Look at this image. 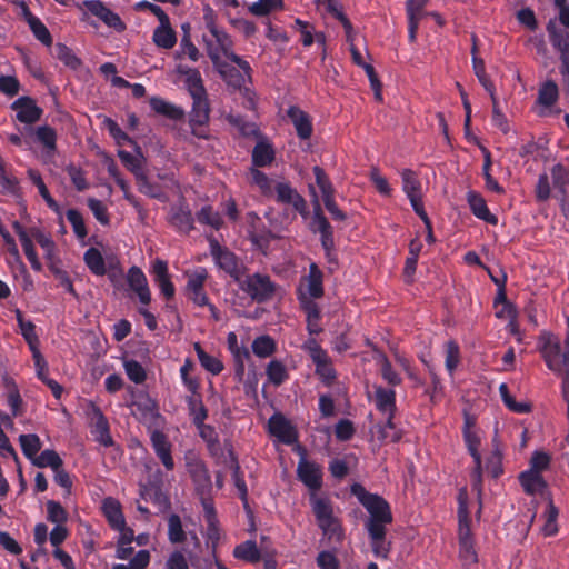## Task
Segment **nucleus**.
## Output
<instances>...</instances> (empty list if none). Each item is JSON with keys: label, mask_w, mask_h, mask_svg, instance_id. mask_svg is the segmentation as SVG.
Wrapping results in <instances>:
<instances>
[{"label": "nucleus", "mask_w": 569, "mask_h": 569, "mask_svg": "<svg viewBox=\"0 0 569 569\" xmlns=\"http://www.w3.org/2000/svg\"><path fill=\"white\" fill-rule=\"evenodd\" d=\"M351 492L369 513L365 521V529L370 539L372 553L377 558L388 559L391 551V542L387 541V526L392 523L393 516L390 503L378 493L367 491L361 485L351 487Z\"/></svg>", "instance_id": "obj_1"}, {"label": "nucleus", "mask_w": 569, "mask_h": 569, "mask_svg": "<svg viewBox=\"0 0 569 569\" xmlns=\"http://www.w3.org/2000/svg\"><path fill=\"white\" fill-rule=\"evenodd\" d=\"M296 472L298 480L301 481L311 492L310 503L312 512L323 535H327L329 538L340 536L341 525L333 516L331 501L316 496L323 485L322 466L316 461L307 459L306 451L302 449Z\"/></svg>", "instance_id": "obj_2"}, {"label": "nucleus", "mask_w": 569, "mask_h": 569, "mask_svg": "<svg viewBox=\"0 0 569 569\" xmlns=\"http://www.w3.org/2000/svg\"><path fill=\"white\" fill-rule=\"evenodd\" d=\"M108 279L113 287L114 291L124 290V280L128 289L134 293L141 305H150L151 290L149 288L148 279L142 269L138 266H131L127 273H123L119 264H111L107 270Z\"/></svg>", "instance_id": "obj_3"}, {"label": "nucleus", "mask_w": 569, "mask_h": 569, "mask_svg": "<svg viewBox=\"0 0 569 569\" xmlns=\"http://www.w3.org/2000/svg\"><path fill=\"white\" fill-rule=\"evenodd\" d=\"M237 283L240 290L257 303H266L272 300L279 288L270 276L260 272L242 276Z\"/></svg>", "instance_id": "obj_4"}, {"label": "nucleus", "mask_w": 569, "mask_h": 569, "mask_svg": "<svg viewBox=\"0 0 569 569\" xmlns=\"http://www.w3.org/2000/svg\"><path fill=\"white\" fill-rule=\"evenodd\" d=\"M212 38H214L217 44L213 46L210 40L203 36V41L207 44V52L213 64H218L220 61V52H222L227 59L240 67L247 74L251 71V67L247 60L234 53L232 49V40L230 36L218 27L209 31Z\"/></svg>", "instance_id": "obj_5"}, {"label": "nucleus", "mask_w": 569, "mask_h": 569, "mask_svg": "<svg viewBox=\"0 0 569 569\" xmlns=\"http://www.w3.org/2000/svg\"><path fill=\"white\" fill-rule=\"evenodd\" d=\"M302 348L308 352L312 362L315 363V372L321 382L327 387L332 386L337 379V371L328 352L318 343L315 338L308 339L303 343Z\"/></svg>", "instance_id": "obj_6"}, {"label": "nucleus", "mask_w": 569, "mask_h": 569, "mask_svg": "<svg viewBox=\"0 0 569 569\" xmlns=\"http://www.w3.org/2000/svg\"><path fill=\"white\" fill-rule=\"evenodd\" d=\"M187 471L194 485L198 496H210L212 481L204 461L196 451H187L184 455Z\"/></svg>", "instance_id": "obj_7"}, {"label": "nucleus", "mask_w": 569, "mask_h": 569, "mask_svg": "<svg viewBox=\"0 0 569 569\" xmlns=\"http://www.w3.org/2000/svg\"><path fill=\"white\" fill-rule=\"evenodd\" d=\"M210 253L216 264L236 282L244 276L246 266L239 257L227 247L220 246L214 239L210 241Z\"/></svg>", "instance_id": "obj_8"}, {"label": "nucleus", "mask_w": 569, "mask_h": 569, "mask_svg": "<svg viewBox=\"0 0 569 569\" xmlns=\"http://www.w3.org/2000/svg\"><path fill=\"white\" fill-rule=\"evenodd\" d=\"M274 191L277 202L291 204L305 219L309 216L307 201L289 182H278L274 187Z\"/></svg>", "instance_id": "obj_9"}, {"label": "nucleus", "mask_w": 569, "mask_h": 569, "mask_svg": "<svg viewBox=\"0 0 569 569\" xmlns=\"http://www.w3.org/2000/svg\"><path fill=\"white\" fill-rule=\"evenodd\" d=\"M540 352L547 367L551 371L560 372L565 368L569 369V366L563 362V352H561L560 342L552 335H548L543 338Z\"/></svg>", "instance_id": "obj_10"}, {"label": "nucleus", "mask_w": 569, "mask_h": 569, "mask_svg": "<svg viewBox=\"0 0 569 569\" xmlns=\"http://www.w3.org/2000/svg\"><path fill=\"white\" fill-rule=\"evenodd\" d=\"M82 4L91 14L99 18L109 28H112L118 32L126 30V24L121 20L120 16L109 9L102 1L84 0Z\"/></svg>", "instance_id": "obj_11"}, {"label": "nucleus", "mask_w": 569, "mask_h": 569, "mask_svg": "<svg viewBox=\"0 0 569 569\" xmlns=\"http://www.w3.org/2000/svg\"><path fill=\"white\" fill-rule=\"evenodd\" d=\"M150 442L164 469L172 471L176 465L172 457V443L169 441L168 436L163 431L154 429L151 431Z\"/></svg>", "instance_id": "obj_12"}, {"label": "nucleus", "mask_w": 569, "mask_h": 569, "mask_svg": "<svg viewBox=\"0 0 569 569\" xmlns=\"http://www.w3.org/2000/svg\"><path fill=\"white\" fill-rule=\"evenodd\" d=\"M151 274L154 283L160 289L161 295L167 301H170L176 295V287L171 281L168 263L162 259H156L152 262Z\"/></svg>", "instance_id": "obj_13"}, {"label": "nucleus", "mask_w": 569, "mask_h": 569, "mask_svg": "<svg viewBox=\"0 0 569 569\" xmlns=\"http://www.w3.org/2000/svg\"><path fill=\"white\" fill-rule=\"evenodd\" d=\"M11 109L17 111V120L21 123L32 124L40 120L43 110L37 106L36 101L23 96L12 102Z\"/></svg>", "instance_id": "obj_14"}, {"label": "nucleus", "mask_w": 569, "mask_h": 569, "mask_svg": "<svg viewBox=\"0 0 569 569\" xmlns=\"http://www.w3.org/2000/svg\"><path fill=\"white\" fill-rule=\"evenodd\" d=\"M269 431L281 442L291 445L297 440V432L291 422L281 413H274L268 421Z\"/></svg>", "instance_id": "obj_15"}, {"label": "nucleus", "mask_w": 569, "mask_h": 569, "mask_svg": "<svg viewBox=\"0 0 569 569\" xmlns=\"http://www.w3.org/2000/svg\"><path fill=\"white\" fill-rule=\"evenodd\" d=\"M310 230L312 232L320 233V242L321 244H327L330 242L333 237V228L326 218L322 208L319 203L317 196H315L313 200V214L310 223Z\"/></svg>", "instance_id": "obj_16"}, {"label": "nucleus", "mask_w": 569, "mask_h": 569, "mask_svg": "<svg viewBox=\"0 0 569 569\" xmlns=\"http://www.w3.org/2000/svg\"><path fill=\"white\" fill-rule=\"evenodd\" d=\"M216 66L223 81L236 90H241L247 81H251L252 70L247 74L240 67L237 68L226 62L219 61Z\"/></svg>", "instance_id": "obj_17"}, {"label": "nucleus", "mask_w": 569, "mask_h": 569, "mask_svg": "<svg viewBox=\"0 0 569 569\" xmlns=\"http://www.w3.org/2000/svg\"><path fill=\"white\" fill-rule=\"evenodd\" d=\"M176 72L179 76L184 77V87L190 97L207 93L201 73L197 68H191L180 63L176 67Z\"/></svg>", "instance_id": "obj_18"}, {"label": "nucleus", "mask_w": 569, "mask_h": 569, "mask_svg": "<svg viewBox=\"0 0 569 569\" xmlns=\"http://www.w3.org/2000/svg\"><path fill=\"white\" fill-rule=\"evenodd\" d=\"M287 116L292 122L297 136L301 140H308L312 136L313 127L310 116L297 106H290Z\"/></svg>", "instance_id": "obj_19"}, {"label": "nucleus", "mask_w": 569, "mask_h": 569, "mask_svg": "<svg viewBox=\"0 0 569 569\" xmlns=\"http://www.w3.org/2000/svg\"><path fill=\"white\" fill-rule=\"evenodd\" d=\"M467 202L475 217L491 226L498 223V218L490 212L485 198L479 192L475 190L468 191Z\"/></svg>", "instance_id": "obj_20"}, {"label": "nucleus", "mask_w": 569, "mask_h": 569, "mask_svg": "<svg viewBox=\"0 0 569 569\" xmlns=\"http://www.w3.org/2000/svg\"><path fill=\"white\" fill-rule=\"evenodd\" d=\"M247 232L251 243L263 253L269 249L271 241L276 239V236L263 221L251 226V228L247 229Z\"/></svg>", "instance_id": "obj_21"}, {"label": "nucleus", "mask_w": 569, "mask_h": 569, "mask_svg": "<svg viewBox=\"0 0 569 569\" xmlns=\"http://www.w3.org/2000/svg\"><path fill=\"white\" fill-rule=\"evenodd\" d=\"M276 158V152L272 144L266 137L259 139L252 149L251 160L256 168H263L270 166Z\"/></svg>", "instance_id": "obj_22"}, {"label": "nucleus", "mask_w": 569, "mask_h": 569, "mask_svg": "<svg viewBox=\"0 0 569 569\" xmlns=\"http://www.w3.org/2000/svg\"><path fill=\"white\" fill-rule=\"evenodd\" d=\"M192 109L190 111L189 121L191 126H203L209 121V101L208 93L193 96Z\"/></svg>", "instance_id": "obj_23"}, {"label": "nucleus", "mask_w": 569, "mask_h": 569, "mask_svg": "<svg viewBox=\"0 0 569 569\" xmlns=\"http://www.w3.org/2000/svg\"><path fill=\"white\" fill-rule=\"evenodd\" d=\"M519 482L523 491L529 496L542 493L547 489L546 480L540 473L536 471H522L519 475Z\"/></svg>", "instance_id": "obj_24"}, {"label": "nucleus", "mask_w": 569, "mask_h": 569, "mask_svg": "<svg viewBox=\"0 0 569 569\" xmlns=\"http://www.w3.org/2000/svg\"><path fill=\"white\" fill-rule=\"evenodd\" d=\"M193 221L192 212L187 204H180L172 209L170 222L178 231L188 234L194 228Z\"/></svg>", "instance_id": "obj_25"}, {"label": "nucleus", "mask_w": 569, "mask_h": 569, "mask_svg": "<svg viewBox=\"0 0 569 569\" xmlns=\"http://www.w3.org/2000/svg\"><path fill=\"white\" fill-rule=\"evenodd\" d=\"M94 418L96 420L92 429L94 440L104 447L113 446L114 441L110 435L109 422L99 408L94 409Z\"/></svg>", "instance_id": "obj_26"}, {"label": "nucleus", "mask_w": 569, "mask_h": 569, "mask_svg": "<svg viewBox=\"0 0 569 569\" xmlns=\"http://www.w3.org/2000/svg\"><path fill=\"white\" fill-rule=\"evenodd\" d=\"M102 511L112 529H119L126 525L121 505L116 499L106 498L102 503Z\"/></svg>", "instance_id": "obj_27"}, {"label": "nucleus", "mask_w": 569, "mask_h": 569, "mask_svg": "<svg viewBox=\"0 0 569 569\" xmlns=\"http://www.w3.org/2000/svg\"><path fill=\"white\" fill-rule=\"evenodd\" d=\"M307 282V297L308 298H322L325 295L323 290V273L317 266V263L312 262L309 266V273L306 277Z\"/></svg>", "instance_id": "obj_28"}, {"label": "nucleus", "mask_w": 569, "mask_h": 569, "mask_svg": "<svg viewBox=\"0 0 569 569\" xmlns=\"http://www.w3.org/2000/svg\"><path fill=\"white\" fill-rule=\"evenodd\" d=\"M152 40L154 44L162 49H171L177 42V36L174 30L171 28L170 19L167 22H160L154 29Z\"/></svg>", "instance_id": "obj_29"}, {"label": "nucleus", "mask_w": 569, "mask_h": 569, "mask_svg": "<svg viewBox=\"0 0 569 569\" xmlns=\"http://www.w3.org/2000/svg\"><path fill=\"white\" fill-rule=\"evenodd\" d=\"M149 103L156 113L164 116L168 119L177 121L184 117V111L181 108L163 100L160 97H152Z\"/></svg>", "instance_id": "obj_30"}, {"label": "nucleus", "mask_w": 569, "mask_h": 569, "mask_svg": "<svg viewBox=\"0 0 569 569\" xmlns=\"http://www.w3.org/2000/svg\"><path fill=\"white\" fill-rule=\"evenodd\" d=\"M396 411L386 412L387 420L385 423H378L376 426L378 431V439L381 441L389 440L393 443L399 442L402 439V431L397 429L393 423Z\"/></svg>", "instance_id": "obj_31"}, {"label": "nucleus", "mask_w": 569, "mask_h": 569, "mask_svg": "<svg viewBox=\"0 0 569 569\" xmlns=\"http://www.w3.org/2000/svg\"><path fill=\"white\" fill-rule=\"evenodd\" d=\"M189 415L196 427L203 426V422L208 418V409L203 405L201 395H191L186 399Z\"/></svg>", "instance_id": "obj_32"}, {"label": "nucleus", "mask_w": 569, "mask_h": 569, "mask_svg": "<svg viewBox=\"0 0 569 569\" xmlns=\"http://www.w3.org/2000/svg\"><path fill=\"white\" fill-rule=\"evenodd\" d=\"M228 122L238 129L240 136L244 138H254L257 140L264 137L260 128L256 122L248 121L244 117L241 116H229Z\"/></svg>", "instance_id": "obj_33"}, {"label": "nucleus", "mask_w": 569, "mask_h": 569, "mask_svg": "<svg viewBox=\"0 0 569 569\" xmlns=\"http://www.w3.org/2000/svg\"><path fill=\"white\" fill-rule=\"evenodd\" d=\"M376 407L381 413L396 411V391L381 386L375 389Z\"/></svg>", "instance_id": "obj_34"}, {"label": "nucleus", "mask_w": 569, "mask_h": 569, "mask_svg": "<svg viewBox=\"0 0 569 569\" xmlns=\"http://www.w3.org/2000/svg\"><path fill=\"white\" fill-rule=\"evenodd\" d=\"M326 10L343 27L347 41H353V27L348 17L342 12L338 0H323Z\"/></svg>", "instance_id": "obj_35"}, {"label": "nucleus", "mask_w": 569, "mask_h": 569, "mask_svg": "<svg viewBox=\"0 0 569 569\" xmlns=\"http://www.w3.org/2000/svg\"><path fill=\"white\" fill-rule=\"evenodd\" d=\"M481 151L483 153L482 174H483V178H485L486 188L489 191H492V192H495L497 194L505 193L503 187L500 186L499 182L491 174L492 160H491L490 151L487 148H485V147H481Z\"/></svg>", "instance_id": "obj_36"}, {"label": "nucleus", "mask_w": 569, "mask_h": 569, "mask_svg": "<svg viewBox=\"0 0 569 569\" xmlns=\"http://www.w3.org/2000/svg\"><path fill=\"white\" fill-rule=\"evenodd\" d=\"M233 557L239 560L256 563L260 560L261 553L257 547L256 541L247 540L234 547Z\"/></svg>", "instance_id": "obj_37"}, {"label": "nucleus", "mask_w": 569, "mask_h": 569, "mask_svg": "<svg viewBox=\"0 0 569 569\" xmlns=\"http://www.w3.org/2000/svg\"><path fill=\"white\" fill-rule=\"evenodd\" d=\"M559 99V89L553 80H547L538 91L537 103L545 107H552Z\"/></svg>", "instance_id": "obj_38"}, {"label": "nucleus", "mask_w": 569, "mask_h": 569, "mask_svg": "<svg viewBox=\"0 0 569 569\" xmlns=\"http://www.w3.org/2000/svg\"><path fill=\"white\" fill-rule=\"evenodd\" d=\"M14 315L20 329V333L28 343V346L40 345L39 337L36 330V325L30 320H26L22 311L18 308L14 310Z\"/></svg>", "instance_id": "obj_39"}, {"label": "nucleus", "mask_w": 569, "mask_h": 569, "mask_svg": "<svg viewBox=\"0 0 569 569\" xmlns=\"http://www.w3.org/2000/svg\"><path fill=\"white\" fill-rule=\"evenodd\" d=\"M83 260L93 274L104 276L107 273L104 258L97 248H89L84 252Z\"/></svg>", "instance_id": "obj_40"}, {"label": "nucleus", "mask_w": 569, "mask_h": 569, "mask_svg": "<svg viewBox=\"0 0 569 569\" xmlns=\"http://www.w3.org/2000/svg\"><path fill=\"white\" fill-rule=\"evenodd\" d=\"M194 351L200 365L210 373L219 375L223 370V363L217 357L207 353L199 342L194 343Z\"/></svg>", "instance_id": "obj_41"}, {"label": "nucleus", "mask_w": 569, "mask_h": 569, "mask_svg": "<svg viewBox=\"0 0 569 569\" xmlns=\"http://www.w3.org/2000/svg\"><path fill=\"white\" fill-rule=\"evenodd\" d=\"M230 457H231V466H230V468L232 470V479H233V482H234V487L238 490L239 498L242 500L244 506H247V503H248V488H247V483H246L243 473L241 472L238 459H237V457L234 456V453L232 451H230Z\"/></svg>", "instance_id": "obj_42"}, {"label": "nucleus", "mask_w": 569, "mask_h": 569, "mask_svg": "<svg viewBox=\"0 0 569 569\" xmlns=\"http://www.w3.org/2000/svg\"><path fill=\"white\" fill-rule=\"evenodd\" d=\"M31 463L38 468H51L52 471L54 469H59V467L63 466V460L60 456L52 449H46L40 455H37Z\"/></svg>", "instance_id": "obj_43"}, {"label": "nucleus", "mask_w": 569, "mask_h": 569, "mask_svg": "<svg viewBox=\"0 0 569 569\" xmlns=\"http://www.w3.org/2000/svg\"><path fill=\"white\" fill-rule=\"evenodd\" d=\"M458 522V538H472L470 512L466 500L461 496L459 497Z\"/></svg>", "instance_id": "obj_44"}, {"label": "nucleus", "mask_w": 569, "mask_h": 569, "mask_svg": "<svg viewBox=\"0 0 569 569\" xmlns=\"http://www.w3.org/2000/svg\"><path fill=\"white\" fill-rule=\"evenodd\" d=\"M252 352L258 358H268L272 356L277 349L276 341L268 335L257 337L251 345Z\"/></svg>", "instance_id": "obj_45"}, {"label": "nucleus", "mask_w": 569, "mask_h": 569, "mask_svg": "<svg viewBox=\"0 0 569 569\" xmlns=\"http://www.w3.org/2000/svg\"><path fill=\"white\" fill-rule=\"evenodd\" d=\"M19 442L22 453L30 461L38 455L42 447V442L36 433L20 435Z\"/></svg>", "instance_id": "obj_46"}, {"label": "nucleus", "mask_w": 569, "mask_h": 569, "mask_svg": "<svg viewBox=\"0 0 569 569\" xmlns=\"http://www.w3.org/2000/svg\"><path fill=\"white\" fill-rule=\"evenodd\" d=\"M400 176L402 180V190L408 198L421 194V182L413 170L403 169Z\"/></svg>", "instance_id": "obj_47"}, {"label": "nucleus", "mask_w": 569, "mask_h": 569, "mask_svg": "<svg viewBox=\"0 0 569 569\" xmlns=\"http://www.w3.org/2000/svg\"><path fill=\"white\" fill-rule=\"evenodd\" d=\"M168 539L173 545L183 543L187 540L181 518L177 513L168 517Z\"/></svg>", "instance_id": "obj_48"}, {"label": "nucleus", "mask_w": 569, "mask_h": 569, "mask_svg": "<svg viewBox=\"0 0 569 569\" xmlns=\"http://www.w3.org/2000/svg\"><path fill=\"white\" fill-rule=\"evenodd\" d=\"M138 190L152 199L163 200L164 192L161 186L157 182H151L146 173L138 176L136 179Z\"/></svg>", "instance_id": "obj_49"}, {"label": "nucleus", "mask_w": 569, "mask_h": 569, "mask_svg": "<svg viewBox=\"0 0 569 569\" xmlns=\"http://www.w3.org/2000/svg\"><path fill=\"white\" fill-rule=\"evenodd\" d=\"M266 375L268 380L277 387L281 386L289 378L286 366L277 359H273L268 363Z\"/></svg>", "instance_id": "obj_50"}, {"label": "nucleus", "mask_w": 569, "mask_h": 569, "mask_svg": "<svg viewBox=\"0 0 569 569\" xmlns=\"http://www.w3.org/2000/svg\"><path fill=\"white\" fill-rule=\"evenodd\" d=\"M197 220L201 224L210 226L214 230H220L223 226V220L219 212L213 211L211 206H204L196 214Z\"/></svg>", "instance_id": "obj_51"}, {"label": "nucleus", "mask_w": 569, "mask_h": 569, "mask_svg": "<svg viewBox=\"0 0 569 569\" xmlns=\"http://www.w3.org/2000/svg\"><path fill=\"white\" fill-rule=\"evenodd\" d=\"M56 56L66 67L72 70H78L82 64L81 59L64 43L56 46Z\"/></svg>", "instance_id": "obj_52"}, {"label": "nucleus", "mask_w": 569, "mask_h": 569, "mask_svg": "<svg viewBox=\"0 0 569 569\" xmlns=\"http://www.w3.org/2000/svg\"><path fill=\"white\" fill-rule=\"evenodd\" d=\"M30 233L37 243L43 249L44 258L48 261L54 259L56 243L51 237L42 232L39 228H31Z\"/></svg>", "instance_id": "obj_53"}, {"label": "nucleus", "mask_w": 569, "mask_h": 569, "mask_svg": "<svg viewBox=\"0 0 569 569\" xmlns=\"http://www.w3.org/2000/svg\"><path fill=\"white\" fill-rule=\"evenodd\" d=\"M36 138L49 152L57 149V132L49 126H40L36 130Z\"/></svg>", "instance_id": "obj_54"}, {"label": "nucleus", "mask_w": 569, "mask_h": 569, "mask_svg": "<svg viewBox=\"0 0 569 569\" xmlns=\"http://www.w3.org/2000/svg\"><path fill=\"white\" fill-rule=\"evenodd\" d=\"M472 68L481 86L490 97H493V93H496V87L486 72L485 61L481 58L472 59Z\"/></svg>", "instance_id": "obj_55"}, {"label": "nucleus", "mask_w": 569, "mask_h": 569, "mask_svg": "<svg viewBox=\"0 0 569 569\" xmlns=\"http://www.w3.org/2000/svg\"><path fill=\"white\" fill-rule=\"evenodd\" d=\"M551 179L553 188L557 189L561 196H566V188L569 184V170L561 163H557L551 168Z\"/></svg>", "instance_id": "obj_56"}, {"label": "nucleus", "mask_w": 569, "mask_h": 569, "mask_svg": "<svg viewBox=\"0 0 569 569\" xmlns=\"http://www.w3.org/2000/svg\"><path fill=\"white\" fill-rule=\"evenodd\" d=\"M0 192L2 194H10L16 198L21 196L19 179L8 173L7 170L0 174Z\"/></svg>", "instance_id": "obj_57"}, {"label": "nucleus", "mask_w": 569, "mask_h": 569, "mask_svg": "<svg viewBox=\"0 0 569 569\" xmlns=\"http://www.w3.org/2000/svg\"><path fill=\"white\" fill-rule=\"evenodd\" d=\"M297 297L302 311L306 313V319H321V310L318 303L315 301L316 298H308L307 293L301 289L298 290Z\"/></svg>", "instance_id": "obj_58"}, {"label": "nucleus", "mask_w": 569, "mask_h": 569, "mask_svg": "<svg viewBox=\"0 0 569 569\" xmlns=\"http://www.w3.org/2000/svg\"><path fill=\"white\" fill-rule=\"evenodd\" d=\"M123 368L128 378L137 385L144 382L147 379V372L144 368L134 359L124 360Z\"/></svg>", "instance_id": "obj_59"}, {"label": "nucleus", "mask_w": 569, "mask_h": 569, "mask_svg": "<svg viewBox=\"0 0 569 569\" xmlns=\"http://www.w3.org/2000/svg\"><path fill=\"white\" fill-rule=\"evenodd\" d=\"M66 172L68 173L77 191L82 192L89 188V182L87 180L86 172L80 167L73 163H69L66 167Z\"/></svg>", "instance_id": "obj_60"}, {"label": "nucleus", "mask_w": 569, "mask_h": 569, "mask_svg": "<svg viewBox=\"0 0 569 569\" xmlns=\"http://www.w3.org/2000/svg\"><path fill=\"white\" fill-rule=\"evenodd\" d=\"M47 507V520L62 525L68 520V513L66 509L61 506L60 502L54 500H49L46 503Z\"/></svg>", "instance_id": "obj_61"}, {"label": "nucleus", "mask_w": 569, "mask_h": 569, "mask_svg": "<svg viewBox=\"0 0 569 569\" xmlns=\"http://www.w3.org/2000/svg\"><path fill=\"white\" fill-rule=\"evenodd\" d=\"M68 221L71 223L74 234L78 239H84L88 236V231L84 224V220L80 211L77 209H68L66 212Z\"/></svg>", "instance_id": "obj_62"}, {"label": "nucleus", "mask_w": 569, "mask_h": 569, "mask_svg": "<svg viewBox=\"0 0 569 569\" xmlns=\"http://www.w3.org/2000/svg\"><path fill=\"white\" fill-rule=\"evenodd\" d=\"M227 346L228 350L232 355L233 360L250 359L249 349L246 346L239 343L236 332L231 331L228 333Z\"/></svg>", "instance_id": "obj_63"}, {"label": "nucleus", "mask_w": 569, "mask_h": 569, "mask_svg": "<svg viewBox=\"0 0 569 569\" xmlns=\"http://www.w3.org/2000/svg\"><path fill=\"white\" fill-rule=\"evenodd\" d=\"M29 28L32 31L34 38L42 44L48 47L52 44V37L48 28L39 18H31L29 21Z\"/></svg>", "instance_id": "obj_64"}]
</instances>
